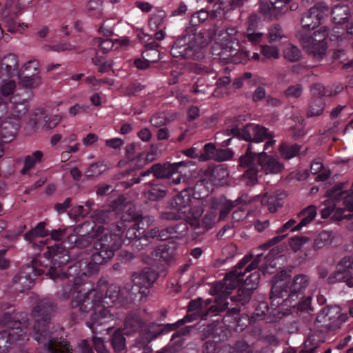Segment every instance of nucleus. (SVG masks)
<instances>
[{
    "label": "nucleus",
    "mask_w": 353,
    "mask_h": 353,
    "mask_svg": "<svg viewBox=\"0 0 353 353\" xmlns=\"http://www.w3.org/2000/svg\"><path fill=\"white\" fill-rule=\"evenodd\" d=\"M108 167L103 160L98 161L91 164L85 170V174L88 176L94 177L103 174Z\"/></svg>",
    "instance_id": "72a5a7b5"
},
{
    "label": "nucleus",
    "mask_w": 353,
    "mask_h": 353,
    "mask_svg": "<svg viewBox=\"0 0 353 353\" xmlns=\"http://www.w3.org/2000/svg\"><path fill=\"white\" fill-rule=\"evenodd\" d=\"M91 209V203L86 202L83 205L73 206L69 211V215L74 219H81L87 215Z\"/></svg>",
    "instance_id": "c9c22d12"
},
{
    "label": "nucleus",
    "mask_w": 353,
    "mask_h": 353,
    "mask_svg": "<svg viewBox=\"0 0 353 353\" xmlns=\"http://www.w3.org/2000/svg\"><path fill=\"white\" fill-rule=\"evenodd\" d=\"M48 234V232L46 229L45 223L40 222L34 229L26 233L25 237L27 240H31L35 237H43Z\"/></svg>",
    "instance_id": "ea45409f"
},
{
    "label": "nucleus",
    "mask_w": 353,
    "mask_h": 353,
    "mask_svg": "<svg viewBox=\"0 0 353 353\" xmlns=\"http://www.w3.org/2000/svg\"><path fill=\"white\" fill-rule=\"evenodd\" d=\"M301 57V52L296 46H291L288 51V61L294 62L298 61Z\"/></svg>",
    "instance_id": "052dcab7"
},
{
    "label": "nucleus",
    "mask_w": 353,
    "mask_h": 353,
    "mask_svg": "<svg viewBox=\"0 0 353 353\" xmlns=\"http://www.w3.org/2000/svg\"><path fill=\"white\" fill-rule=\"evenodd\" d=\"M261 53L265 59L277 58L279 56V50L275 46H262Z\"/></svg>",
    "instance_id": "09e8293b"
},
{
    "label": "nucleus",
    "mask_w": 353,
    "mask_h": 353,
    "mask_svg": "<svg viewBox=\"0 0 353 353\" xmlns=\"http://www.w3.org/2000/svg\"><path fill=\"white\" fill-rule=\"evenodd\" d=\"M343 321L341 308L339 306H325L322 308L315 321L316 327L320 329L321 336H318V339L323 336L325 339L324 334L339 329Z\"/></svg>",
    "instance_id": "0eeeda50"
},
{
    "label": "nucleus",
    "mask_w": 353,
    "mask_h": 353,
    "mask_svg": "<svg viewBox=\"0 0 353 353\" xmlns=\"http://www.w3.org/2000/svg\"><path fill=\"white\" fill-rule=\"evenodd\" d=\"M304 50L312 54L313 58L319 61L324 57L328 46H303Z\"/></svg>",
    "instance_id": "4c0bfd02"
},
{
    "label": "nucleus",
    "mask_w": 353,
    "mask_h": 353,
    "mask_svg": "<svg viewBox=\"0 0 353 353\" xmlns=\"http://www.w3.org/2000/svg\"><path fill=\"white\" fill-rule=\"evenodd\" d=\"M230 132L239 139L250 142L247 152L240 159L242 166L248 165L254 160V153L251 151L252 144L261 143L269 138L267 129L254 123L247 124L241 129L234 128L231 129Z\"/></svg>",
    "instance_id": "39448f33"
},
{
    "label": "nucleus",
    "mask_w": 353,
    "mask_h": 353,
    "mask_svg": "<svg viewBox=\"0 0 353 353\" xmlns=\"http://www.w3.org/2000/svg\"><path fill=\"white\" fill-rule=\"evenodd\" d=\"M303 90V85L301 84L288 86V105L290 104V98L297 99L301 96Z\"/></svg>",
    "instance_id": "603ef678"
},
{
    "label": "nucleus",
    "mask_w": 353,
    "mask_h": 353,
    "mask_svg": "<svg viewBox=\"0 0 353 353\" xmlns=\"http://www.w3.org/2000/svg\"><path fill=\"white\" fill-rule=\"evenodd\" d=\"M8 330L0 332V353H6L13 345H21L28 340L26 332L21 327V323L15 321L14 326L8 325Z\"/></svg>",
    "instance_id": "6e6552de"
},
{
    "label": "nucleus",
    "mask_w": 353,
    "mask_h": 353,
    "mask_svg": "<svg viewBox=\"0 0 353 353\" xmlns=\"http://www.w3.org/2000/svg\"><path fill=\"white\" fill-rule=\"evenodd\" d=\"M16 86L15 82L14 81H9L5 83L1 88V91L3 95L8 96L10 94L13 90H14Z\"/></svg>",
    "instance_id": "774afa93"
},
{
    "label": "nucleus",
    "mask_w": 353,
    "mask_h": 353,
    "mask_svg": "<svg viewBox=\"0 0 353 353\" xmlns=\"http://www.w3.org/2000/svg\"><path fill=\"white\" fill-rule=\"evenodd\" d=\"M334 233L330 230H323L319 233L314 241L313 248L319 250L330 244L334 238Z\"/></svg>",
    "instance_id": "bb28decb"
},
{
    "label": "nucleus",
    "mask_w": 353,
    "mask_h": 353,
    "mask_svg": "<svg viewBox=\"0 0 353 353\" xmlns=\"http://www.w3.org/2000/svg\"><path fill=\"white\" fill-rule=\"evenodd\" d=\"M151 221V219L148 217L141 219L137 225H134L127 230L125 234L126 239L129 240L139 239L141 234L150 225Z\"/></svg>",
    "instance_id": "393cba45"
},
{
    "label": "nucleus",
    "mask_w": 353,
    "mask_h": 353,
    "mask_svg": "<svg viewBox=\"0 0 353 353\" xmlns=\"http://www.w3.org/2000/svg\"><path fill=\"white\" fill-rule=\"evenodd\" d=\"M299 215L303 216V218L300 222L292 229V232L299 231L303 227L307 226L310 224L316 216V208L313 205H310L303 209Z\"/></svg>",
    "instance_id": "5701e85b"
},
{
    "label": "nucleus",
    "mask_w": 353,
    "mask_h": 353,
    "mask_svg": "<svg viewBox=\"0 0 353 353\" xmlns=\"http://www.w3.org/2000/svg\"><path fill=\"white\" fill-rule=\"evenodd\" d=\"M39 259H35L32 263V267L28 266L26 270L21 272L19 276V283L26 288H30L32 281L37 275L44 272V269L40 267Z\"/></svg>",
    "instance_id": "dca6fc26"
},
{
    "label": "nucleus",
    "mask_w": 353,
    "mask_h": 353,
    "mask_svg": "<svg viewBox=\"0 0 353 353\" xmlns=\"http://www.w3.org/2000/svg\"><path fill=\"white\" fill-rule=\"evenodd\" d=\"M61 120V117L59 115H54L50 117L45 124L46 130H52L54 128Z\"/></svg>",
    "instance_id": "338daca9"
},
{
    "label": "nucleus",
    "mask_w": 353,
    "mask_h": 353,
    "mask_svg": "<svg viewBox=\"0 0 353 353\" xmlns=\"http://www.w3.org/2000/svg\"><path fill=\"white\" fill-rule=\"evenodd\" d=\"M99 140L98 134L95 133H88L81 139L82 144L85 147H90L97 143Z\"/></svg>",
    "instance_id": "6e6d98bb"
},
{
    "label": "nucleus",
    "mask_w": 353,
    "mask_h": 353,
    "mask_svg": "<svg viewBox=\"0 0 353 353\" xmlns=\"http://www.w3.org/2000/svg\"><path fill=\"white\" fill-rule=\"evenodd\" d=\"M157 279V274L150 268H145L141 273L134 276L133 281L141 288H150Z\"/></svg>",
    "instance_id": "412c9836"
},
{
    "label": "nucleus",
    "mask_w": 353,
    "mask_h": 353,
    "mask_svg": "<svg viewBox=\"0 0 353 353\" xmlns=\"http://www.w3.org/2000/svg\"><path fill=\"white\" fill-rule=\"evenodd\" d=\"M91 224L85 223L82 225L77 226L72 234L67 239L69 247L78 246L85 247L90 242V236L88 233Z\"/></svg>",
    "instance_id": "ddd939ff"
},
{
    "label": "nucleus",
    "mask_w": 353,
    "mask_h": 353,
    "mask_svg": "<svg viewBox=\"0 0 353 353\" xmlns=\"http://www.w3.org/2000/svg\"><path fill=\"white\" fill-rule=\"evenodd\" d=\"M324 342L323 336H322L321 339H316L315 332H312L311 334H309L307 336L306 341H305V345L307 346L311 345L312 347H310L307 350H301L299 353H314L316 347L321 343ZM290 347H288V353H290Z\"/></svg>",
    "instance_id": "473e14b6"
},
{
    "label": "nucleus",
    "mask_w": 353,
    "mask_h": 353,
    "mask_svg": "<svg viewBox=\"0 0 353 353\" xmlns=\"http://www.w3.org/2000/svg\"><path fill=\"white\" fill-rule=\"evenodd\" d=\"M339 36L334 34H328L325 28H321L314 32L312 36L309 37L305 42L310 44H327L329 42L336 41L338 40Z\"/></svg>",
    "instance_id": "aec40b11"
},
{
    "label": "nucleus",
    "mask_w": 353,
    "mask_h": 353,
    "mask_svg": "<svg viewBox=\"0 0 353 353\" xmlns=\"http://www.w3.org/2000/svg\"><path fill=\"white\" fill-rule=\"evenodd\" d=\"M261 254H258L256 258L242 271V268L251 260V256H245L238 264L234 270L228 273L223 282H219L215 285V290L218 294L219 298L215 300L216 305L212 306L214 307V311H222L227 308L228 303L225 299L231 293L232 290L236 288L243 280L245 272H250L256 268L259 262V258Z\"/></svg>",
    "instance_id": "f03ea898"
},
{
    "label": "nucleus",
    "mask_w": 353,
    "mask_h": 353,
    "mask_svg": "<svg viewBox=\"0 0 353 353\" xmlns=\"http://www.w3.org/2000/svg\"><path fill=\"white\" fill-rule=\"evenodd\" d=\"M112 343L114 349L120 352L125 347V339L120 332H116L112 336Z\"/></svg>",
    "instance_id": "8fccbe9b"
},
{
    "label": "nucleus",
    "mask_w": 353,
    "mask_h": 353,
    "mask_svg": "<svg viewBox=\"0 0 353 353\" xmlns=\"http://www.w3.org/2000/svg\"><path fill=\"white\" fill-rule=\"evenodd\" d=\"M328 12L327 7L323 3L313 6L302 19V26L304 29H313L317 26L321 19Z\"/></svg>",
    "instance_id": "f8f14e48"
},
{
    "label": "nucleus",
    "mask_w": 353,
    "mask_h": 353,
    "mask_svg": "<svg viewBox=\"0 0 353 353\" xmlns=\"http://www.w3.org/2000/svg\"><path fill=\"white\" fill-rule=\"evenodd\" d=\"M287 0H270V2H260L259 12L266 18L278 19L286 12Z\"/></svg>",
    "instance_id": "9d476101"
},
{
    "label": "nucleus",
    "mask_w": 353,
    "mask_h": 353,
    "mask_svg": "<svg viewBox=\"0 0 353 353\" xmlns=\"http://www.w3.org/2000/svg\"><path fill=\"white\" fill-rule=\"evenodd\" d=\"M165 194L164 190L158 187H154L148 192V197L151 200H157L163 198Z\"/></svg>",
    "instance_id": "13d9d810"
},
{
    "label": "nucleus",
    "mask_w": 353,
    "mask_h": 353,
    "mask_svg": "<svg viewBox=\"0 0 353 353\" xmlns=\"http://www.w3.org/2000/svg\"><path fill=\"white\" fill-rule=\"evenodd\" d=\"M333 19L336 23H341L347 19V8L344 6H335L332 10Z\"/></svg>",
    "instance_id": "c03bdc74"
},
{
    "label": "nucleus",
    "mask_w": 353,
    "mask_h": 353,
    "mask_svg": "<svg viewBox=\"0 0 353 353\" xmlns=\"http://www.w3.org/2000/svg\"><path fill=\"white\" fill-rule=\"evenodd\" d=\"M143 156L144 154H141L139 157V159H141L139 160V167H142L145 164L154 161L159 156L158 149L156 147L152 146L151 148V151L146 154L144 159L143 158Z\"/></svg>",
    "instance_id": "de8ad7c7"
},
{
    "label": "nucleus",
    "mask_w": 353,
    "mask_h": 353,
    "mask_svg": "<svg viewBox=\"0 0 353 353\" xmlns=\"http://www.w3.org/2000/svg\"><path fill=\"white\" fill-rule=\"evenodd\" d=\"M308 278L306 275H296L290 286H288V321L290 316H298L303 321H309L312 318V297L305 296V290L308 285Z\"/></svg>",
    "instance_id": "f257e3e1"
},
{
    "label": "nucleus",
    "mask_w": 353,
    "mask_h": 353,
    "mask_svg": "<svg viewBox=\"0 0 353 353\" xmlns=\"http://www.w3.org/2000/svg\"><path fill=\"white\" fill-rule=\"evenodd\" d=\"M214 159L218 161H227L232 158V152L230 149H217Z\"/></svg>",
    "instance_id": "864d4df0"
},
{
    "label": "nucleus",
    "mask_w": 353,
    "mask_h": 353,
    "mask_svg": "<svg viewBox=\"0 0 353 353\" xmlns=\"http://www.w3.org/2000/svg\"><path fill=\"white\" fill-rule=\"evenodd\" d=\"M325 108V102L323 99H314L309 106L307 112V117H312L322 114Z\"/></svg>",
    "instance_id": "e433bc0d"
},
{
    "label": "nucleus",
    "mask_w": 353,
    "mask_h": 353,
    "mask_svg": "<svg viewBox=\"0 0 353 353\" xmlns=\"http://www.w3.org/2000/svg\"><path fill=\"white\" fill-rule=\"evenodd\" d=\"M144 86L139 83H132L124 88V94L128 96H132L141 91Z\"/></svg>",
    "instance_id": "5fc2aeb1"
},
{
    "label": "nucleus",
    "mask_w": 353,
    "mask_h": 353,
    "mask_svg": "<svg viewBox=\"0 0 353 353\" xmlns=\"http://www.w3.org/2000/svg\"><path fill=\"white\" fill-rule=\"evenodd\" d=\"M281 30L279 26H276L273 29L270 30L268 33L269 41L276 42L278 41L283 36L281 35Z\"/></svg>",
    "instance_id": "e2e57ef3"
},
{
    "label": "nucleus",
    "mask_w": 353,
    "mask_h": 353,
    "mask_svg": "<svg viewBox=\"0 0 353 353\" xmlns=\"http://www.w3.org/2000/svg\"><path fill=\"white\" fill-rule=\"evenodd\" d=\"M123 226L117 227V232L112 234L106 230L103 235L95 243L97 252L92 256V261L95 264H101L112 259L114 252L118 250L125 240L122 237Z\"/></svg>",
    "instance_id": "20e7f679"
},
{
    "label": "nucleus",
    "mask_w": 353,
    "mask_h": 353,
    "mask_svg": "<svg viewBox=\"0 0 353 353\" xmlns=\"http://www.w3.org/2000/svg\"><path fill=\"white\" fill-rule=\"evenodd\" d=\"M222 46L223 48L221 50L220 55L223 59H231V61L235 63H245L248 59V51L241 49L240 46H236L239 48H234L232 46Z\"/></svg>",
    "instance_id": "f3484780"
},
{
    "label": "nucleus",
    "mask_w": 353,
    "mask_h": 353,
    "mask_svg": "<svg viewBox=\"0 0 353 353\" xmlns=\"http://www.w3.org/2000/svg\"><path fill=\"white\" fill-rule=\"evenodd\" d=\"M105 145L112 149H119L124 145V141L121 138L108 139L105 141Z\"/></svg>",
    "instance_id": "4d7b16f0"
},
{
    "label": "nucleus",
    "mask_w": 353,
    "mask_h": 353,
    "mask_svg": "<svg viewBox=\"0 0 353 353\" xmlns=\"http://www.w3.org/2000/svg\"><path fill=\"white\" fill-rule=\"evenodd\" d=\"M152 254L154 260L163 259L166 262H169L175 256V246L173 244L169 245H162L158 247Z\"/></svg>",
    "instance_id": "b1692460"
},
{
    "label": "nucleus",
    "mask_w": 353,
    "mask_h": 353,
    "mask_svg": "<svg viewBox=\"0 0 353 353\" xmlns=\"http://www.w3.org/2000/svg\"><path fill=\"white\" fill-rule=\"evenodd\" d=\"M46 255L48 259L54 262V265L57 263L58 265L64 264L69 260L68 252L58 245L48 248Z\"/></svg>",
    "instance_id": "6ab92c4d"
},
{
    "label": "nucleus",
    "mask_w": 353,
    "mask_h": 353,
    "mask_svg": "<svg viewBox=\"0 0 353 353\" xmlns=\"http://www.w3.org/2000/svg\"><path fill=\"white\" fill-rule=\"evenodd\" d=\"M4 66L10 76H18L19 72L17 57L14 54H9L3 58L1 67Z\"/></svg>",
    "instance_id": "c756f323"
},
{
    "label": "nucleus",
    "mask_w": 353,
    "mask_h": 353,
    "mask_svg": "<svg viewBox=\"0 0 353 353\" xmlns=\"http://www.w3.org/2000/svg\"><path fill=\"white\" fill-rule=\"evenodd\" d=\"M287 286V280L285 274H281L275 276L274 284L272 288V294L275 297H279L280 294L285 291Z\"/></svg>",
    "instance_id": "2f4dec72"
},
{
    "label": "nucleus",
    "mask_w": 353,
    "mask_h": 353,
    "mask_svg": "<svg viewBox=\"0 0 353 353\" xmlns=\"http://www.w3.org/2000/svg\"><path fill=\"white\" fill-rule=\"evenodd\" d=\"M259 279V272L252 273L239 289V295L237 298H235V300L242 304L247 303L250 300L253 290L257 288Z\"/></svg>",
    "instance_id": "4468645a"
},
{
    "label": "nucleus",
    "mask_w": 353,
    "mask_h": 353,
    "mask_svg": "<svg viewBox=\"0 0 353 353\" xmlns=\"http://www.w3.org/2000/svg\"><path fill=\"white\" fill-rule=\"evenodd\" d=\"M99 32L103 34V36L105 38L99 37L95 39V41L99 43H102L107 41H110L113 43H120V44H126V43L129 42L127 39H121L119 40L118 39H109L108 37L113 35V31L112 28L110 27L108 23H103L100 27Z\"/></svg>",
    "instance_id": "cd10ccee"
},
{
    "label": "nucleus",
    "mask_w": 353,
    "mask_h": 353,
    "mask_svg": "<svg viewBox=\"0 0 353 353\" xmlns=\"http://www.w3.org/2000/svg\"><path fill=\"white\" fill-rule=\"evenodd\" d=\"M93 345L94 349L98 352V353H109V352L105 349L103 343V340L101 338L94 337Z\"/></svg>",
    "instance_id": "0e129e2a"
},
{
    "label": "nucleus",
    "mask_w": 353,
    "mask_h": 353,
    "mask_svg": "<svg viewBox=\"0 0 353 353\" xmlns=\"http://www.w3.org/2000/svg\"><path fill=\"white\" fill-rule=\"evenodd\" d=\"M192 201L190 194L183 191L177 195L173 200L172 205L177 210L178 214H168L167 219H183L193 227H198L199 225V219L203 210L201 207L191 208Z\"/></svg>",
    "instance_id": "423d86ee"
},
{
    "label": "nucleus",
    "mask_w": 353,
    "mask_h": 353,
    "mask_svg": "<svg viewBox=\"0 0 353 353\" xmlns=\"http://www.w3.org/2000/svg\"><path fill=\"white\" fill-rule=\"evenodd\" d=\"M81 150V144L79 142H76L72 145L67 144L63 147V150L61 154V160L62 162L68 161L72 154L77 153Z\"/></svg>",
    "instance_id": "a19ab883"
},
{
    "label": "nucleus",
    "mask_w": 353,
    "mask_h": 353,
    "mask_svg": "<svg viewBox=\"0 0 353 353\" xmlns=\"http://www.w3.org/2000/svg\"><path fill=\"white\" fill-rule=\"evenodd\" d=\"M207 17L208 14L205 11L201 10L199 12H195L192 15L191 22L194 26H195L197 23L203 22L207 19Z\"/></svg>",
    "instance_id": "680f3d73"
},
{
    "label": "nucleus",
    "mask_w": 353,
    "mask_h": 353,
    "mask_svg": "<svg viewBox=\"0 0 353 353\" xmlns=\"http://www.w3.org/2000/svg\"><path fill=\"white\" fill-rule=\"evenodd\" d=\"M195 46H172L170 53L174 57L181 58H199L194 54Z\"/></svg>",
    "instance_id": "a878e982"
},
{
    "label": "nucleus",
    "mask_w": 353,
    "mask_h": 353,
    "mask_svg": "<svg viewBox=\"0 0 353 353\" xmlns=\"http://www.w3.org/2000/svg\"><path fill=\"white\" fill-rule=\"evenodd\" d=\"M113 319L112 314L107 308L99 310V312H94L91 317V322L89 327L94 331L97 326L106 324Z\"/></svg>",
    "instance_id": "4be33fe9"
},
{
    "label": "nucleus",
    "mask_w": 353,
    "mask_h": 353,
    "mask_svg": "<svg viewBox=\"0 0 353 353\" xmlns=\"http://www.w3.org/2000/svg\"><path fill=\"white\" fill-rule=\"evenodd\" d=\"M260 21V17L256 13H252L248 17L247 23V38L248 41L252 43H259L261 41V39L263 36V34L259 32H255V30L257 28V26Z\"/></svg>",
    "instance_id": "a211bd4d"
},
{
    "label": "nucleus",
    "mask_w": 353,
    "mask_h": 353,
    "mask_svg": "<svg viewBox=\"0 0 353 353\" xmlns=\"http://www.w3.org/2000/svg\"><path fill=\"white\" fill-rule=\"evenodd\" d=\"M244 177L248 180V184H254L257 180V170L255 168H250L245 172Z\"/></svg>",
    "instance_id": "bf43d9fd"
},
{
    "label": "nucleus",
    "mask_w": 353,
    "mask_h": 353,
    "mask_svg": "<svg viewBox=\"0 0 353 353\" xmlns=\"http://www.w3.org/2000/svg\"><path fill=\"white\" fill-rule=\"evenodd\" d=\"M311 92L314 97L322 99L323 97H329V89L319 83H314L311 85Z\"/></svg>",
    "instance_id": "49530a36"
},
{
    "label": "nucleus",
    "mask_w": 353,
    "mask_h": 353,
    "mask_svg": "<svg viewBox=\"0 0 353 353\" xmlns=\"http://www.w3.org/2000/svg\"><path fill=\"white\" fill-rule=\"evenodd\" d=\"M291 120L296 123L294 125L290 127L292 136L294 139H296L305 134V130L303 125L304 119L301 114L292 115Z\"/></svg>",
    "instance_id": "c85d7f7f"
},
{
    "label": "nucleus",
    "mask_w": 353,
    "mask_h": 353,
    "mask_svg": "<svg viewBox=\"0 0 353 353\" xmlns=\"http://www.w3.org/2000/svg\"><path fill=\"white\" fill-rule=\"evenodd\" d=\"M283 199V198H278L275 196H268V194H264L261 199V202L262 203V205H267L268 206V210L272 212H274L276 210V208L278 207H280L283 204V202L281 201V200Z\"/></svg>",
    "instance_id": "f704fd0d"
},
{
    "label": "nucleus",
    "mask_w": 353,
    "mask_h": 353,
    "mask_svg": "<svg viewBox=\"0 0 353 353\" xmlns=\"http://www.w3.org/2000/svg\"><path fill=\"white\" fill-rule=\"evenodd\" d=\"M190 165V161H180L164 164L163 165L155 164L151 167L149 172H152L157 178H166L178 173L182 167H187Z\"/></svg>",
    "instance_id": "2eb2a0df"
},
{
    "label": "nucleus",
    "mask_w": 353,
    "mask_h": 353,
    "mask_svg": "<svg viewBox=\"0 0 353 353\" xmlns=\"http://www.w3.org/2000/svg\"><path fill=\"white\" fill-rule=\"evenodd\" d=\"M20 83L22 86L27 88H34L38 87L41 83V79L39 76L32 75L24 77L21 81Z\"/></svg>",
    "instance_id": "37998d69"
},
{
    "label": "nucleus",
    "mask_w": 353,
    "mask_h": 353,
    "mask_svg": "<svg viewBox=\"0 0 353 353\" xmlns=\"http://www.w3.org/2000/svg\"><path fill=\"white\" fill-rule=\"evenodd\" d=\"M47 324V320L44 318H42L41 320H37V323L34 325V330H35V339L37 341H41V337H46V327Z\"/></svg>",
    "instance_id": "a18cd8bd"
},
{
    "label": "nucleus",
    "mask_w": 353,
    "mask_h": 353,
    "mask_svg": "<svg viewBox=\"0 0 353 353\" xmlns=\"http://www.w3.org/2000/svg\"><path fill=\"white\" fill-rule=\"evenodd\" d=\"M255 161H257L261 171L266 174H278L284 168V164L276 155L268 154L264 152L254 153V160L248 166L253 165Z\"/></svg>",
    "instance_id": "1a4fd4ad"
},
{
    "label": "nucleus",
    "mask_w": 353,
    "mask_h": 353,
    "mask_svg": "<svg viewBox=\"0 0 353 353\" xmlns=\"http://www.w3.org/2000/svg\"><path fill=\"white\" fill-rule=\"evenodd\" d=\"M204 154L200 156V159L202 161H205L210 159H214L217 149L216 148L215 145L213 143H210L205 144L204 147Z\"/></svg>",
    "instance_id": "3c124183"
},
{
    "label": "nucleus",
    "mask_w": 353,
    "mask_h": 353,
    "mask_svg": "<svg viewBox=\"0 0 353 353\" xmlns=\"http://www.w3.org/2000/svg\"><path fill=\"white\" fill-rule=\"evenodd\" d=\"M43 157V153L41 151H35L31 155L27 156L25 159V165L21 172L26 174L37 163L39 162Z\"/></svg>",
    "instance_id": "58836bf2"
},
{
    "label": "nucleus",
    "mask_w": 353,
    "mask_h": 353,
    "mask_svg": "<svg viewBox=\"0 0 353 353\" xmlns=\"http://www.w3.org/2000/svg\"><path fill=\"white\" fill-rule=\"evenodd\" d=\"M323 168L322 159L321 158L315 159L311 163L310 172L312 174H318Z\"/></svg>",
    "instance_id": "69168bd1"
},
{
    "label": "nucleus",
    "mask_w": 353,
    "mask_h": 353,
    "mask_svg": "<svg viewBox=\"0 0 353 353\" xmlns=\"http://www.w3.org/2000/svg\"><path fill=\"white\" fill-rule=\"evenodd\" d=\"M338 266L339 269L332 273L327 278V282L330 284L336 282H345L350 277L349 270L353 269V253L343 257Z\"/></svg>",
    "instance_id": "9b49d317"
},
{
    "label": "nucleus",
    "mask_w": 353,
    "mask_h": 353,
    "mask_svg": "<svg viewBox=\"0 0 353 353\" xmlns=\"http://www.w3.org/2000/svg\"><path fill=\"white\" fill-rule=\"evenodd\" d=\"M46 348L49 353H71L66 341L57 342L54 339H50Z\"/></svg>",
    "instance_id": "7c9ffc66"
},
{
    "label": "nucleus",
    "mask_w": 353,
    "mask_h": 353,
    "mask_svg": "<svg viewBox=\"0 0 353 353\" xmlns=\"http://www.w3.org/2000/svg\"><path fill=\"white\" fill-rule=\"evenodd\" d=\"M309 241V238L304 236H294L288 239V245L291 248L296 252L299 250L301 247Z\"/></svg>",
    "instance_id": "79ce46f5"
},
{
    "label": "nucleus",
    "mask_w": 353,
    "mask_h": 353,
    "mask_svg": "<svg viewBox=\"0 0 353 353\" xmlns=\"http://www.w3.org/2000/svg\"><path fill=\"white\" fill-rule=\"evenodd\" d=\"M343 188L344 183H339L327 190L325 196L332 201V205L321 210L323 219L329 217L332 213V219L336 221L353 218V195L348 194Z\"/></svg>",
    "instance_id": "7ed1b4c3"
}]
</instances>
